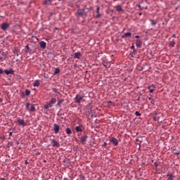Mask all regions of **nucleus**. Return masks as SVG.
<instances>
[{"instance_id":"obj_1","label":"nucleus","mask_w":180,"mask_h":180,"mask_svg":"<svg viewBox=\"0 0 180 180\" xmlns=\"http://www.w3.org/2000/svg\"><path fill=\"white\" fill-rule=\"evenodd\" d=\"M75 16H80L81 18H86L88 14L85 12V8L83 9H78L77 12L75 13Z\"/></svg>"},{"instance_id":"obj_2","label":"nucleus","mask_w":180,"mask_h":180,"mask_svg":"<svg viewBox=\"0 0 180 180\" xmlns=\"http://www.w3.org/2000/svg\"><path fill=\"white\" fill-rule=\"evenodd\" d=\"M84 96H81L79 94H77L75 98H74L75 103H81V102H85V100H84Z\"/></svg>"},{"instance_id":"obj_3","label":"nucleus","mask_w":180,"mask_h":180,"mask_svg":"<svg viewBox=\"0 0 180 180\" xmlns=\"http://www.w3.org/2000/svg\"><path fill=\"white\" fill-rule=\"evenodd\" d=\"M10 25L8 22H3L1 25V30H4V32L8 30V28L9 27Z\"/></svg>"},{"instance_id":"obj_4","label":"nucleus","mask_w":180,"mask_h":180,"mask_svg":"<svg viewBox=\"0 0 180 180\" xmlns=\"http://www.w3.org/2000/svg\"><path fill=\"white\" fill-rule=\"evenodd\" d=\"M92 104L91 103H89L86 106V111H87V113L89 115H92Z\"/></svg>"},{"instance_id":"obj_5","label":"nucleus","mask_w":180,"mask_h":180,"mask_svg":"<svg viewBox=\"0 0 180 180\" xmlns=\"http://www.w3.org/2000/svg\"><path fill=\"white\" fill-rule=\"evenodd\" d=\"M110 143H112L113 146H119V141H117V139L112 137L110 139Z\"/></svg>"},{"instance_id":"obj_6","label":"nucleus","mask_w":180,"mask_h":180,"mask_svg":"<svg viewBox=\"0 0 180 180\" xmlns=\"http://www.w3.org/2000/svg\"><path fill=\"white\" fill-rule=\"evenodd\" d=\"M53 131H55L56 134H57L60 131V125L53 124Z\"/></svg>"},{"instance_id":"obj_7","label":"nucleus","mask_w":180,"mask_h":180,"mask_svg":"<svg viewBox=\"0 0 180 180\" xmlns=\"http://www.w3.org/2000/svg\"><path fill=\"white\" fill-rule=\"evenodd\" d=\"M39 46L41 49H43L44 50L47 47V44L44 41H41L39 42Z\"/></svg>"},{"instance_id":"obj_8","label":"nucleus","mask_w":180,"mask_h":180,"mask_svg":"<svg viewBox=\"0 0 180 180\" xmlns=\"http://www.w3.org/2000/svg\"><path fill=\"white\" fill-rule=\"evenodd\" d=\"M99 11H101V7L97 6V8H96L97 15H95L96 19H99V18H101V16H102V15H101V13L99 12Z\"/></svg>"},{"instance_id":"obj_9","label":"nucleus","mask_w":180,"mask_h":180,"mask_svg":"<svg viewBox=\"0 0 180 180\" xmlns=\"http://www.w3.org/2000/svg\"><path fill=\"white\" fill-rule=\"evenodd\" d=\"M18 123L19 126H22V127H25V126H26V123H25V120H20V118H18Z\"/></svg>"},{"instance_id":"obj_10","label":"nucleus","mask_w":180,"mask_h":180,"mask_svg":"<svg viewBox=\"0 0 180 180\" xmlns=\"http://www.w3.org/2000/svg\"><path fill=\"white\" fill-rule=\"evenodd\" d=\"M141 44H143V41H141L140 39H137L136 42V46L138 49H141Z\"/></svg>"},{"instance_id":"obj_11","label":"nucleus","mask_w":180,"mask_h":180,"mask_svg":"<svg viewBox=\"0 0 180 180\" xmlns=\"http://www.w3.org/2000/svg\"><path fill=\"white\" fill-rule=\"evenodd\" d=\"M154 88H155V86L154 84H152L148 87L150 94H153V92H154Z\"/></svg>"},{"instance_id":"obj_12","label":"nucleus","mask_w":180,"mask_h":180,"mask_svg":"<svg viewBox=\"0 0 180 180\" xmlns=\"http://www.w3.org/2000/svg\"><path fill=\"white\" fill-rule=\"evenodd\" d=\"M86 139H88V136H86V135H84V136H82L80 139V142L82 143V144H84L85 143V141H86Z\"/></svg>"},{"instance_id":"obj_13","label":"nucleus","mask_w":180,"mask_h":180,"mask_svg":"<svg viewBox=\"0 0 180 180\" xmlns=\"http://www.w3.org/2000/svg\"><path fill=\"white\" fill-rule=\"evenodd\" d=\"M4 72H5V74L6 75H9V74H11V75H13V69H9V70H4Z\"/></svg>"},{"instance_id":"obj_14","label":"nucleus","mask_w":180,"mask_h":180,"mask_svg":"<svg viewBox=\"0 0 180 180\" xmlns=\"http://www.w3.org/2000/svg\"><path fill=\"white\" fill-rule=\"evenodd\" d=\"M52 143H53V147H60V143H58V141H56L55 139L52 140Z\"/></svg>"},{"instance_id":"obj_15","label":"nucleus","mask_w":180,"mask_h":180,"mask_svg":"<svg viewBox=\"0 0 180 180\" xmlns=\"http://www.w3.org/2000/svg\"><path fill=\"white\" fill-rule=\"evenodd\" d=\"M126 37H131V34L130 32H127L122 35V39H124Z\"/></svg>"},{"instance_id":"obj_16","label":"nucleus","mask_w":180,"mask_h":180,"mask_svg":"<svg viewBox=\"0 0 180 180\" xmlns=\"http://www.w3.org/2000/svg\"><path fill=\"white\" fill-rule=\"evenodd\" d=\"M115 9L117 12H123V8L120 5H117L115 6Z\"/></svg>"},{"instance_id":"obj_17","label":"nucleus","mask_w":180,"mask_h":180,"mask_svg":"<svg viewBox=\"0 0 180 180\" xmlns=\"http://www.w3.org/2000/svg\"><path fill=\"white\" fill-rule=\"evenodd\" d=\"M102 64L103 67H105V68H109V67H110V63H109L108 62L103 61Z\"/></svg>"},{"instance_id":"obj_18","label":"nucleus","mask_w":180,"mask_h":180,"mask_svg":"<svg viewBox=\"0 0 180 180\" xmlns=\"http://www.w3.org/2000/svg\"><path fill=\"white\" fill-rule=\"evenodd\" d=\"M57 102V100L55 98H51L49 103L51 105H54Z\"/></svg>"},{"instance_id":"obj_19","label":"nucleus","mask_w":180,"mask_h":180,"mask_svg":"<svg viewBox=\"0 0 180 180\" xmlns=\"http://www.w3.org/2000/svg\"><path fill=\"white\" fill-rule=\"evenodd\" d=\"M107 106H108V108H110V106H115V105L112 101H109L107 102Z\"/></svg>"},{"instance_id":"obj_20","label":"nucleus","mask_w":180,"mask_h":180,"mask_svg":"<svg viewBox=\"0 0 180 180\" xmlns=\"http://www.w3.org/2000/svg\"><path fill=\"white\" fill-rule=\"evenodd\" d=\"M60 68H57L55 69V71L53 72V75H57V74H60Z\"/></svg>"},{"instance_id":"obj_21","label":"nucleus","mask_w":180,"mask_h":180,"mask_svg":"<svg viewBox=\"0 0 180 180\" xmlns=\"http://www.w3.org/2000/svg\"><path fill=\"white\" fill-rule=\"evenodd\" d=\"M65 131H66L67 134H68L69 136H70V134H72V131H71V129H70V128H67V129H65Z\"/></svg>"},{"instance_id":"obj_22","label":"nucleus","mask_w":180,"mask_h":180,"mask_svg":"<svg viewBox=\"0 0 180 180\" xmlns=\"http://www.w3.org/2000/svg\"><path fill=\"white\" fill-rule=\"evenodd\" d=\"M33 85H34V86H39L40 82L39 80H35Z\"/></svg>"},{"instance_id":"obj_23","label":"nucleus","mask_w":180,"mask_h":180,"mask_svg":"<svg viewBox=\"0 0 180 180\" xmlns=\"http://www.w3.org/2000/svg\"><path fill=\"white\" fill-rule=\"evenodd\" d=\"M30 112H36V108L34 107V105L32 104V105H31Z\"/></svg>"},{"instance_id":"obj_24","label":"nucleus","mask_w":180,"mask_h":180,"mask_svg":"<svg viewBox=\"0 0 180 180\" xmlns=\"http://www.w3.org/2000/svg\"><path fill=\"white\" fill-rule=\"evenodd\" d=\"M75 58H79L81 57V53L77 52L75 53Z\"/></svg>"},{"instance_id":"obj_25","label":"nucleus","mask_w":180,"mask_h":180,"mask_svg":"<svg viewBox=\"0 0 180 180\" xmlns=\"http://www.w3.org/2000/svg\"><path fill=\"white\" fill-rule=\"evenodd\" d=\"M75 130L78 133V131H82V128H81V126H77L75 127Z\"/></svg>"},{"instance_id":"obj_26","label":"nucleus","mask_w":180,"mask_h":180,"mask_svg":"<svg viewBox=\"0 0 180 180\" xmlns=\"http://www.w3.org/2000/svg\"><path fill=\"white\" fill-rule=\"evenodd\" d=\"M150 22H151L152 26H155L157 25V21L155 20H150Z\"/></svg>"},{"instance_id":"obj_27","label":"nucleus","mask_w":180,"mask_h":180,"mask_svg":"<svg viewBox=\"0 0 180 180\" xmlns=\"http://www.w3.org/2000/svg\"><path fill=\"white\" fill-rule=\"evenodd\" d=\"M169 46H171L172 47H175V40L170 41Z\"/></svg>"},{"instance_id":"obj_28","label":"nucleus","mask_w":180,"mask_h":180,"mask_svg":"<svg viewBox=\"0 0 180 180\" xmlns=\"http://www.w3.org/2000/svg\"><path fill=\"white\" fill-rule=\"evenodd\" d=\"M25 49H27L26 53H30L32 51V49L29 47V44L26 45Z\"/></svg>"},{"instance_id":"obj_29","label":"nucleus","mask_w":180,"mask_h":180,"mask_svg":"<svg viewBox=\"0 0 180 180\" xmlns=\"http://www.w3.org/2000/svg\"><path fill=\"white\" fill-rule=\"evenodd\" d=\"M148 101H150V103H152V105H154V103H155V100L153 99L151 97L148 98Z\"/></svg>"},{"instance_id":"obj_30","label":"nucleus","mask_w":180,"mask_h":180,"mask_svg":"<svg viewBox=\"0 0 180 180\" xmlns=\"http://www.w3.org/2000/svg\"><path fill=\"white\" fill-rule=\"evenodd\" d=\"M45 5H51V0H46L44 2Z\"/></svg>"},{"instance_id":"obj_31","label":"nucleus","mask_w":180,"mask_h":180,"mask_svg":"<svg viewBox=\"0 0 180 180\" xmlns=\"http://www.w3.org/2000/svg\"><path fill=\"white\" fill-rule=\"evenodd\" d=\"M154 120H155V122H158L160 120V117L157 116V114L153 117Z\"/></svg>"},{"instance_id":"obj_32","label":"nucleus","mask_w":180,"mask_h":180,"mask_svg":"<svg viewBox=\"0 0 180 180\" xmlns=\"http://www.w3.org/2000/svg\"><path fill=\"white\" fill-rule=\"evenodd\" d=\"M25 95H26V96H29V95H30V90L26 89L25 90Z\"/></svg>"},{"instance_id":"obj_33","label":"nucleus","mask_w":180,"mask_h":180,"mask_svg":"<svg viewBox=\"0 0 180 180\" xmlns=\"http://www.w3.org/2000/svg\"><path fill=\"white\" fill-rule=\"evenodd\" d=\"M174 154L175 155H179V154H180V152L179 151H176V150H174Z\"/></svg>"},{"instance_id":"obj_34","label":"nucleus","mask_w":180,"mask_h":180,"mask_svg":"<svg viewBox=\"0 0 180 180\" xmlns=\"http://www.w3.org/2000/svg\"><path fill=\"white\" fill-rule=\"evenodd\" d=\"M131 49L133 50L134 53H136V49L134 48V44L131 46Z\"/></svg>"},{"instance_id":"obj_35","label":"nucleus","mask_w":180,"mask_h":180,"mask_svg":"<svg viewBox=\"0 0 180 180\" xmlns=\"http://www.w3.org/2000/svg\"><path fill=\"white\" fill-rule=\"evenodd\" d=\"M87 11H89V12H91V11H93L94 8L92 6H90L89 8H86Z\"/></svg>"},{"instance_id":"obj_36","label":"nucleus","mask_w":180,"mask_h":180,"mask_svg":"<svg viewBox=\"0 0 180 180\" xmlns=\"http://www.w3.org/2000/svg\"><path fill=\"white\" fill-rule=\"evenodd\" d=\"M46 105H47V107L48 108H53V104H51L50 103H48L47 104H46Z\"/></svg>"},{"instance_id":"obj_37","label":"nucleus","mask_w":180,"mask_h":180,"mask_svg":"<svg viewBox=\"0 0 180 180\" xmlns=\"http://www.w3.org/2000/svg\"><path fill=\"white\" fill-rule=\"evenodd\" d=\"M135 115H136V116H141V114L140 112H139V111H136V112H135Z\"/></svg>"},{"instance_id":"obj_38","label":"nucleus","mask_w":180,"mask_h":180,"mask_svg":"<svg viewBox=\"0 0 180 180\" xmlns=\"http://www.w3.org/2000/svg\"><path fill=\"white\" fill-rule=\"evenodd\" d=\"M63 102H64V99L58 100V103H60V105H61V103H63Z\"/></svg>"},{"instance_id":"obj_39","label":"nucleus","mask_w":180,"mask_h":180,"mask_svg":"<svg viewBox=\"0 0 180 180\" xmlns=\"http://www.w3.org/2000/svg\"><path fill=\"white\" fill-rule=\"evenodd\" d=\"M52 91H53V92L56 93V92L58 91V89H56V88H54V87H53V88H52Z\"/></svg>"},{"instance_id":"obj_40","label":"nucleus","mask_w":180,"mask_h":180,"mask_svg":"<svg viewBox=\"0 0 180 180\" xmlns=\"http://www.w3.org/2000/svg\"><path fill=\"white\" fill-rule=\"evenodd\" d=\"M29 106H30V103H27L26 109H29Z\"/></svg>"},{"instance_id":"obj_41","label":"nucleus","mask_w":180,"mask_h":180,"mask_svg":"<svg viewBox=\"0 0 180 180\" xmlns=\"http://www.w3.org/2000/svg\"><path fill=\"white\" fill-rule=\"evenodd\" d=\"M103 147H105V148H106V147H108V143L106 142L103 143Z\"/></svg>"},{"instance_id":"obj_42","label":"nucleus","mask_w":180,"mask_h":180,"mask_svg":"<svg viewBox=\"0 0 180 180\" xmlns=\"http://www.w3.org/2000/svg\"><path fill=\"white\" fill-rule=\"evenodd\" d=\"M44 109H46L47 110H49V107L47 106V104L44 105Z\"/></svg>"},{"instance_id":"obj_43","label":"nucleus","mask_w":180,"mask_h":180,"mask_svg":"<svg viewBox=\"0 0 180 180\" xmlns=\"http://www.w3.org/2000/svg\"><path fill=\"white\" fill-rule=\"evenodd\" d=\"M4 72H5V70L4 71V70L0 69V74H4Z\"/></svg>"},{"instance_id":"obj_44","label":"nucleus","mask_w":180,"mask_h":180,"mask_svg":"<svg viewBox=\"0 0 180 180\" xmlns=\"http://www.w3.org/2000/svg\"><path fill=\"white\" fill-rule=\"evenodd\" d=\"M139 8H141V11H143V9H144V8H141V6L140 4L138 5Z\"/></svg>"},{"instance_id":"obj_45","label":"nucleus","mask_w":180,"mask_h":180,"mask_svg":"<svg viewBox=\"0 0 180 180\" xmlns=\"http://www.w3.org/2000/svg\"><path fill=\"white\" fill-rule=\"evenodd\" d=\"M135 38H136V39H140V36L136 35V36H135Z\"/></svg>"},{"instance_id":"obj_46","label":"nucleus","mask_w":180,"mask_h":180,"mask_svg":"<svg viewBox=\"0 0 180 180\" xmlns=\"http://www.w3.org/2000/svg\"><path fill=\"white\" fill-rule=\"evenodd\" d=\"M25 165H27V164H29V162H27V160H25Z\"/></svg>"},{"instance_id":"obj_47","label":"nucleus","mask_w":180,"mask_h":180,"mask_svg":"<svg viewBox=\"0 0 180 180\" xmlns=\"http://www.w3.org/2000/svg\"><path fill=\"white\" fill-rule=\"evenodd\" d=\"M56 106H61V104L58 102V103L56 104Z\"/></svg>"},{"instance_id":"obj_48","label":"nucleus","mask_w":180,"mask_h":180,"mask_svg":"<svg viewBox=\"0 0 180 180\" xmlns=\"http://www.w3.org/2000/svg\"><path fill=\"white\" fill-rule=\"evenodd\" d=\"M137 144H139V148H140V147H141V141H139V143H137Z\"/></svg>"},{"instance_id":"obj_49","label":"nucleus","mask_w":180,"mask_h":180,"mask_svg":"<svg viewBox=\"0 0 180 180\" xmlns=\"http://www.w3.org/2000/svg\"><path fill=\"white\" fill-rule=\"evenodd\" d=\"M13 132H9L10 137L12 136Z\"/></svg>"},{"instance_id":"obj_50","label":"nucleus","mask_w":180,"mask_h":180,"mask_svg":"<svg viewBox=\"0 0 180 180\" xmlns=\"http://www.w3.org/2000/svg\"><path fill=\"white\" fill-rule=\"evenodd\" d=\"M63 180H69V179L67 178V177H65V178L63 179Z\"/></svg>"},{"instance_id":"obj_51","label":"nucleus","mask_w":180,"mask_h":180,"mask_svg":"<svg viewBox=\"0 0 180 180\" xmlns=\"http://www.w3.org/2000/svg\"><path fill=\"white\" fill-rule=\"evenodd\" d=\"M0 180H6L5 178H0Z\"/></svg>"},{"instance_id":"obj_52","label":"nucleus","mask_w":180,"mask_h":180,"mask_svg":"<svg viewBox=\"0 0 180 180\" xmlns=\"http://www.w3.org/2000/svg\"><path fill=\"white\" fill-rule=\"evenodd\" d=\"M172 37H176V36L175 34H173Z\"/></svg>"},{"instance_id":"obj_53","label":"nucleus","mask_w":180,"mask_h":180,"mask_svg":"<svg viewBox=\"0 0 180 180\" xmlns=\"http://www.w3.org/2000/svg\"><path fill=\"white\" fill-rule=\"evenodd\" d=\"M2 98H0V103H2Z\"/></svg>"},{"instance_id":"obj_54","label":"nucleus","mask_w":180,"mask_h":180,"mask_svg":"<svg viewBox=\"0 0 180 180\" xmlns=\"http://www.w3.org/2000/svg\"><path fill=\"white\" fill-rule=\"evenodd\" d=\"M155 167H158V165H157V162H155Z\"/></svg>"},{"instance_id":"obj_55","label":"nucleus","mask_w":180,"mask_h":180,"mask_svg":"<svg viewBox=\"0 0 180 180\" xmlns=\"http://www.w3.org/2000/svg\"><path fill=\"white\" fill-rule=\"evenodd\" d=\"M141 15H142L141 13H139V16H141Z\"/></svg>"},{"instance_id":"obj_56","label":"nucleus","mask_w":180,"mask_h":180,"mask_svg":"<svg viewBox=\"0 0 180 180\" xmlns=\"http://www.w3.org/2000/svg\"><path fill=\"white\" fill-rule=\"evenodd\" d=\"M135 141H139V139H135Z\"/></svg>"},{"instance_id":"obj_57","label":"nucleus","mask_w":180,"mask_h":180,"mask_svg":"<svg viewBox=\"0 0 180 180\" xmlns=\"http://www.w3.org/2000/svg\"><path fill=\"white\" fill-rule=\"evenodd\" d=\"M59 178H60V179L63 178V176H60Z\"/></svg>"}]
</instances>
